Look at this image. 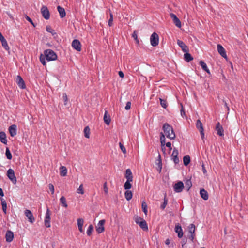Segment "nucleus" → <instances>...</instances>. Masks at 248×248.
<instances>
[{
    "mask_svg": "<svg viewBox=\"0 0 248 248\" xmlns=\"http://www.w3.org/2000/svg\"><path fill=\"white\" fill-rule=\"evenodd\" d=\"M57 59L56 53L52 50L48 49L44 51V55L41 54L40 56V61L44 65H46V60L47 61H52L56 60Z\"/></svg>",
    "mask_w": 248,
    "mask_h": 248,
    "instance_id": "f257e3e1",
    "label": "nucleus"
},
{
    "mask_svg": "<svg viewBox=\"0 0 248 248\" xmlns=\"http://www.w3.org/2000/svg\"><path fill=\"white\" fill-rule=\"evenodd\" d=\"M162 130H163L167 138L170 140H174L175 137V134L173 128L171 125L168 123H165L162 126Z\"/></svg>",
    "mask_w": 248,
    "mask_h": 248,
    "instance_id": "f03ea898",
    "label": "nucleus"
},
{
    "mask_svg": "<svg viewBox=\"0 0 248 248\" xmlns=\"http://www.w3.org/2000/svg\"><path fill=\"white\" fill-rule=\"evenodd\" d=\"M150 43L153 46H156L159 43V35L155 32H153L150 36Z\"/></svg>",
    "mask_w": 248,
    "mask_h": 248,
    "instance_id": "7ed1b4c3",
    "label": "nucleus"
},
{
    "mask_svg": "<svg viewBox=\"0 0 248 248\" xmlns=\"http://www.w3.org/2000/svg\"><path fill=\"white\" fill-rule=\"evenodd\" d=\"M188 232L190 235H188V238L192 241L193 242L194 237L195 236V226L194 224H190L188 227Z\"/></svg>",
    "mask_w": 248,
    "mask_h": 248,
    "instance_id": "20e7f679",
    "label": "nucleus"
},
{
    "mask_svg": "<svg viewBox=\"0 0 248 248\" xmlns=\"http://www.w3.org/2000/svg\"><path fill=\"white\" fill-rule=\"evenodd\" d=\"M41 13L43 17L46 19L48 20L50 18V12L48 8L45 5H43L41 8Z\"/></svg>",
    "mask_w": 248,
    "mask_h": 248,
    "instance_id": "39448f33",
    "label": "nucleus"
},
{
    "mask_svg": "<svg viewBox=\"0 0 248 248\" xmlns=\"http://www.w3.org/2000/svg\"><path fill=\"white\" fill-rule=\"evenodd\" d=\"M7 175L8 178L14 183H16V178L15 176V172L13 170L9 169L7 172Z\"/></svg>",
    "mask_w": 248,
    "mask_h": 248,
    "instance_id": "423d86ee",
    "label": "nucleus"
},
{
    "mask_svg": "<svg viewBox=\"0 0 248 248\" xmlns=\"http://www.w3.org/2000/svg\"><path fill=\"white\" fill-rule=\"evenodd\" d=\"M184 184L182 181H179L175 183L173 186L174 190L175 192L179 193L182 191L184 189Z\"/></svg>",
    "mask_w": 248,
    "mask_h": 248,
    "instance_id": "0eeeda50",
    "label": "nucleus"
},
{
    "mask_svg": "<svg viewBox=\"0 0 248 248\" xmlns=\"http://www.w3.org/2000/svg\"><path fill=\"white\" fill-rule=\"evenodd\" d=\"M72 47L78 51H80L81 50V44L80 41L78 39H74L72 42Z\"/></svg>",
    "mask_w": 248,
    "mask_h": 248,
    "instance_id": "6e6552de",
    "label": "nucleus"
},
{
    "mask_svg": "<svg viewBox=\"0 0 248 248\" xmlns=\"http://www.w3.org/2000/svg\"><path fill=\"white\" fill-rule=\"evenodd\" d=\"M105 220L104 219L101 220L99 221L97 226L96 227V230L98 233H102L105 230L104 225Z\"/></svg>",
    "mask_w": 248,
    "mask_h": 248,
    "instance_id": "1a4fd4ad",
    "label": "nucleus"
},
{
    "mask_svg": "<svg viewBox=\"0 0 248 248\" xmlns=\"http://www.w3.org/2000/svg\"><path fill=\"white\" fill-rule=\"evenodd\" d=\"M16 83L17 84L18 86L22 89H24L26 88V85L25 84V82L22 78L20 76L18 75L16 77Z\"/></svg>",
    "mask_w": 248,
    "mask_h": 248,
    "instance_id": "9d476101",
    "label": "nucleus"
},
{
    "mask_svg": "<svg viewBox=\"0 0 248 248\" xmlns=\"http://www.w3.org/2000/svg\"><path fill=\"white\" fill-rule=\"evenodd\" d=\"M170 17L173 20V23L175 24L176 26L177 27H181V22L180 19L177 17L176 15L173 13H171L170 14Z\"/></svg>",
    "mask_w": 248,
    "mask_h": 248,
    "instance_id": "9b49d317",
    "label": "nucleus"
},
{
    "mask_svg": "<svg viewBox=\"0 0 248 248\" xmlns=\"http://www.w3.org/2000/svg\"><path fill=\"white\" fill-rule=\"evenodd\" d=\"M175 232L177 233V236L179 238H182L183 236V232L181 226L177 224L175 226Z\"/></svg>",
    "mask_w": 248,
    "mask_h": 248,
    "instance_id": "f8f14e48",
    "label": "nucleus"
},
{
    "mask_svg": "<svg viewBox=\"0 0 248 248\" xmlns=\"http://www.w3.org/2000/svg\"><path fill=\"white\" fill-rule=\"evenodd\" d=\"M0 40L1 42L2 46L4 48V49L7 51L9 50L10 48L8 45L7 41L2 34L1 32H0Z\"/></svg>",
    "mask_w": 248,
    "mask_h": 248,
    "instance_id": "ddd939ff",
    "label": "nucleus"
},
{
    "mask_svg": "<svg viewBox=\"0 0 248 248\" xmlns=\"http://www.w3.org/2000/svg\"><path fill=\"white\" fill-rule=\"evenodd\" d=\"M217 49L219 54L223 58H227L226 51L220 44L217 45Z\"/></svg>",
    "mask_w": 248,
    "mask_h": 248,
    "instance_id": "4468645a",
    "label": "nucleus"
},
{
    "mask_svg": "<svg viewBox=\"0 0 248 248\" xmlns=\"http://www.w3.org/2000/svg\"><path fill=\"white\" fill-rule=\"evenodd\" d=\"M216 130L217 132V134L220 136H224V130L222 126V125L220 124L219 122H218L216 124Z\"/></svg>",
    "mask_w": 248,
    "mask_h": 248,
    "instance_id": "2eb2a0df",
    "label": "nucleus"
},
{
    "mask_svg": "<svg viewBox=\"0 0 248 248\" xmlns=\"http://www.w3.org/2000/svg\"><path fill=\"white\" fill-rule=\"evenodd\" d=\"M25 214L27 217L28 218L29 221L32 223L35 221V218L33 217V216L31 213V212L30 210L26 209L25 211Z\"/></svg>",
    "mask_w": 248,
    "mask_h": 248,
    "instance_id": "dca6fc26",
    "label": "nucleus"
},
{
    "mask_svg": "<svg viewBox=\"0 0 248 248\" xmlns=\"http://www.w3.org/2000/svg\"><path fill=\"white\" fill-rule=\"evenodd\" d=\"M6 241L10 243L12 242L14 238V233L11 230H8L5 234Z\"/></svg>",
    "mask_w": 248,
    "mask_h": 248,
    "instance_id": "f3484780",
    "label": "nucleus"
},
{
    "mask_svg": "<svg viewBox=\"0 0 248 248\" xmlns=\"http://www.w3.org/2000/svg\"><path fill=\"white\" fill-rule=\"evenodd\" d=\"M9 132L11 137H13L17 134V126L16 124H13L9 126Z\"/></svg>",
    "mask_w": 248,
    "mask_h": 248,
    "instance_id": "a211bd4d",
    "label": "nucleus"
},
{
    "mask_svg": "<svg viewBox=\"0 0 248 248\" xmlns=\"http://www.w3.org/2000/svg\"><path fill=\"white\" fill-rule=\"evenodd\" d=\"M136 223L138 224L140 227L144 231H147L148 229V225L146 221L143 219H141V221L140 222H137L136 221Z\"/></svg>",
    "mask_w": 248,
    "mask_h": 248,
    "instance_id": "6ab92c4d",
    "label": "nucleus"
},
{
    "mask_svg": "<svg viewBox=\"0 0 248 248\" xmlns=\"http://www.w3.org/2000/svg\"><path fill=\"white\" fill-rule=\"evenodd\" d=\"M177 43L183 52L189 51V49L187 46L182 41L177 40Z\"/></svg>",
    "mask_w": 248,
    "mask_h": 248,
    "instance_id": "aec40b11",
    "label": "nucleus"
},
{
    "mask_svg": "<svg viewBox=\"0 0 248 248\" xmlns=\"http://www.w3.org/2000/svg\"><path fill=\"white\" fill-rule=\"evenodd\" d=\"M200 194L201 197L204 200H207L209 198V195L207 192V191L205 190L204 188H202L200 189Z\"/></svg>",
    "mask_w": 248,
    "mask_h": 248,
    "instance_id": "412c9836",
    "label": "nucleus"
},
{
    "mask_svg": "<svg viewBox=\"0 0 248 248\" xmlns=\"http://www.w3.org/2000/svg\"><path fill=\"white\" fill-rule=\"evenodd\" d=\"M0 141L1 143L5 145H7V144L6 135L3 131L0 132Z\"/></svg>",
    "mask_w": 248,
    "mask_h": 248,
    "instance_id": "4be33fe9",
    "label": "nucleus"
},
{
    "mask_svg": "<svg viewBox=\"0 0 248 248\" xmlns=\"http://www.w3.org/2000/svg\"><path fill=\"white\" fill-rule=\"evenodd\" d=\"M125 177L126 179V181H133V175L130 169L126 170Z\"/></svg>",
    "mask_w": 248,
    "mask_h": 248,
    "instance_id": "5701e85b",
    "label": "nucleus"
},
{
    "mask_svg": "<svg viewBox=\"0 0 248 248\" xmlns=\"http://www.w3.org/2000/svg\"><path fill=\"white\" fill-rule=\"evenodd\" d=\"M57 10L61 18H62L65 16L66 12L64 8L59 5L57 6Z\"/></svg>",
    "mask_w": 248,
    "mask_h": 248,
    "instance_id": "b1692460",
    "label": "nucleus"
},
{
    "mask_svg": "<svg viewBox=\"0 0 248 248\" xmlns=\"http://www.w3.org/2000/svg\"><path fill=\"white\" fill-rule=\"evenodd\" d=\"M103 119L106 124H107V125L109 124L111 121V119L110 116L108 114L107 110H105Z\"/></svg>",
    "mask_w": 248,
    "mask_h": 248,
    "instance_id": "393cba45",
    "label": "nucleus"
},
{
    "mask_svg": "<svg viewBox=\"0 0 248 248\" xmlns=\"http://www.w3.org/2000/svg\"><path fill=\"white\" fill-rule=\"evenodd\" d=\"M185 52V53L184 55V58L186 62H189L193 59V57L189 53H188V51Z\"/></svg>",
    "mask_w": 248,
    "mask_h": 248,
    "instance_id": "a878e982",
    "label": "nucleus"
},
{
    "mask_svg": "<svg viewBox=\"0 0 248 248\" xmlns=\"http://www.w3.org/2000/svg\"><path fill=\"white\" fill-rule=\"evenodd\" d=\"M199 64L202 68V69L206 71L208 74H210L209 69H208L206 64L203 61H200Z\"/></svg>",
    "mask_w": 248,
    "mask_h": 248,
    "instance_id": "bb28decb",
    "label": "nucleus"
},
{
    "mask_svg": "<svg viewBox=\"0 0 248 248\" xmlns=\"http://www.w3.org/2000/svg\"><path fill=\"white\" fill-rule=\"evenodd\" d=\"M77 222L79 231L81 232H83L84 231L83 230L82 226L84 223V220L82 218H78Z\"/></svg>",
    "mask_w": 248,
    "mask_h": 248,
    "instance_id": "cd10ccee",
    "label": "nucleus"
},
{
    "mask_svg": "<svg viewBox=\"0 0 248 248\" xmlns=\"http://www.w3.org/2000/svg\"><path fill=\"white\" fill-rule=\"evenodd\" d=\"M0 201H1V202L2 209L3 212L5 214H6V213H7L6 202L3 198H0Z\"/></svg>",
    "mask_w": 248,
    "mask_h": 248,
    "instance_id": "c85d7f7f",
    "label": "nucleus"
},
{
    "mask_svg": "<svg viewBox=\"0 0 248 248\" xmlns=\"http://www.w3.org/2000/svg\"><path fill=\"white\" fill-rule=\"evenodd\" d=\"M168 204V199L167 198L166 193H165L163 199V202L160 205V208L161 210H164Z\"/></svg>",
    "mask_w": 248,
    "mask_h": 248,
    "instance_id": "c756f323",
    "label": "nucleus"
},
{
    "mask_svg": "<svg viewBox=\"0 0 248 248\" xmlns=\"http://www.w3.org/2000/svg\"><path fill=\"white\" fill-rule=\"evenodd\" d=\"M60 175L62 176H65L66 175L67 173V170L66 167L61 166L60 168Z\"/></svg>",
    "mask_w": 248,
    "mask_h": 248,
    "instance_id": "7c9ffc66",
    "label": "nucleus"
},
{
    "mask_svg": "<svg viewBox=\"0 0 248 248\" xmlns=\"http://www.w3.org/2000/svg\"><path fill=\"white\" fill-rule=\"evenodd\" d=\"M125 198L127 201L130 200L132 198V192L130 190H126L124 193Z\"/></svg>",
    "mask_w": 248,
    "mask_h": 248,
    "instance_id": "2f4dec72",
    "label": "nucleus"
},
{
    "mask_svg": "<svg viewBox=\"0 0 248 248\" xmlns=\"http://www.w3.org/2000/svg\"><path fill=\"white\" fill-rule=\"evenodd\" d=\"M190 162V157L188 155H186L183 157L184 165L186 166H187Z\"/></svg>",
    "mask_w": 248,
    "mask_h": 248,
    "instance_id": "473e14b6",
    "label": "nucleus"
},
{
    "mask_svg": "<svg viewBox=\"0 0 248 248\" xmlns=\"http://www.w3.org/2000/svg\"><path fill=\"white\" fill-rule=\"evenodd\" d=\"M196 125V127L199 129V131L204 129L202 124L199 119L197 120Z\"/></svg>",
    "mask_w": 248,
    "mask_h": 248,
    "instance_id": "72a5a7b5",
    "label": "nucleus"
},
{
    "mask_svg": "<svg viewBox=\"0 0 248 248\" xmlns=\"http://www.w3.org/2000/svg\"><path fill=\"white\" fill-rule=\"evenodd\" d=\"M130 181H126L124 184V188L125 190H128L132 187V185Z\"/></svg>",
    "mask_w": 248,
    "mask_h": 248,
    "instance_id": "f704fd0d",
    "label": "nucleus"
},
{
    "mask_svg": "<svg viewBox=\"0 0 248 248\" xmlns=\"http://www.w3.org/2000/svg\"><path fill=\"white\" fill-rule=\"evenodd\" d=\"M141 206L143 212L145 215H146L148 212L147 205L144 201H142Z\"/></svg>",
    "mask_w": 248,
    "mask_h": 248,
    "instance_id": "c9c22d12",
    "label": "nucleus"
},
{
    "mask_svg": "<svg viewBox=\"0 0 248 248\" xmlns=\"http://www.w3.org/2000/svg\"><path fill=\"white\" fill-rule=\"evenodd\" d=\"M84 136L87 138H89L90 129L89 126H86L84 129Z\"/></svg>",
    "mask_w": 248,
    "mask_h": 248,
    "instance_id": "e433bc0d",
    "label": "nucleus"
},
{
    "mask_svg": "<svg viewBox=\"0 0 248 248\" xmlns=\"http://www.w3.org/2000/svg\"><path fill=\"white\" fill-rule=\"evenodd\" d=\"M192 186V182L190 179H187L185 181V187L186 188H187V190H189Z\"/></svg>",
    "mask_w": 248,
    "mask_h": 248,
    "instance_id": "4c0bfd02",
    "label": "nucleus"
},
{
    "mask_svg": "<svg viewBox=\"0 0 248 248\" xmlns=\"http://www.w3.org/2000/svg\"><path fill=\"white\" fill-rule=\"evenodd\" d=\"M160 103L161 107L164 108H166L168 106V103L166 100L159 98Z\"/></svg>",
    "mask_w": 248,
    "mask_h": 248,
    "instance_id": "58836bf2",
    "label": "nucleus"
},
{
    "mask_svg": "<svg viewBox=\"0 0 248 248\" xmlns=\"http://www.w3.org/2000/svg\"><path fill=\"white\" fill-rule=\"evenodd\" d=\"M5 155L8 159H12V155L8 147L6 148Z\"/></svg>",
    "mask_w": 248,
    "mask_h": 248,
    "instance_id": "ea45409f",
    "label": "nucleus"
},
{
    "mask_svg": "<svg viewBox=\"0 0 248 248\" xmlns=\"http://www.w3.org/2000/svg\"><path fill=\"white\" fill-rule=\"evenodd\" d=\"M60 201L63 207L65 208L67 207L68 205L66 202V199L64 196H62L60 198Z\"/></svg>",
    "mask_w": 248,
    "mask_h": 248,
    "instance_id": "a19ab883",
    "label": "nucleus"
},
{
    "mask_svg": "<svg viewBox=\"0 0 248 248\" xmlns=\"http://www.w3.org/2000/svg\"><path fill=\"white\" fill-rule=\"evenodd\" d=\"M93 227L92 225H90L89 226L88 228V229L87 230V234L88 236H90L92 234V232L93 231Z\"/></svg>",
    "mask_w": 248,
    "mask_h": 248,
    "instance_id": "79ce46f5",
    "label": "nucleus"
},
{
    "mask_svg": "<svg viewBox=\"0 0 248 248\" xmlns=\"http://www.w3.org/2000/svg\"><path fill=\"white\" fill-rule=\"evenodd\" d=\"M44 223H45V225L46 227H47V228L50 227V226H51L50 218H49V219H47L46 218H45V220H44Z\"/></svg>",
    "mask_w": 248,
    "mask_h": 248,
    "instance_id": "37998d69",
    "label": "nucleus"
},
{
    "mask_svg": "<svg viewBox=\"0 0 248 248\" xmlns=\"http://www.w3.org/2000/svg\"><path fill=\"white\" fill-rule=\"evenodd\" d=\"M132 37L134 38V39L136 41V43L139 45L140 44V42H139V40L138 38V34L137 33V32H133L132 35Z\"/></svg>",
    "mask_w": 248,
    "mask_h": 248,
    "instance_id": "c03bdc74",
    "label": "nucleus"
},
{
    "mask_svg": "<svg viewBox=\"0 0 248 248\" xmlns=\"http://www.w3.org/2000/svg\"><path fill=\"white\" fill-rule=\"evenodd\" d=\"M77 193H78L79 194H84V190H83V184H81L79 186V187L77 189Z\"/></svg>",
    "mask_w": 248,
    "mask_h": 248,
    "instance_id": "a18cd8bd",
    "label": "nucleus"
},
{
    "mask_svg": "<svg viewBox=\"0 0 248 248\" xmlns=\"http://www.w3.org/2000/svg\"><path fill=\"white\" fill-rule=\"evenodd\" d=\"M158 157H159V162L157 163V165H158V167L159 168V172H160L161 171V169H162V162H161V157H160V155H159Z\"/></svg>",
    "mask_w": 248,
    "mask_h": 248,
    "instance_id": "49530a36",
    "label": "nucleus"
},
{
    "mask_svg": "<svg viewBox=\"0 0 248 248\" xmlns=\"http://www.w3.org/2000/svg\"><path fill=\"white\" fill-rule=\"evenodd\" d=\"M113 15L111 12H110V18L108 20V24L109 26H111L113 22Z\"/></svg>",
    "mask_w": 248,
    "mask_h": 248,
    "instance_id": "de8ad7c7",
    "label": "nucleus"
},
{
    "mask_svg": "<svg viewBox=\"0 0 248 248\" xmlns=\"http://www.w3.org/2000/svg\"><path fill=\"white\" fill-rule=\"evenodd\" d=\"M119 146H120V148L122 152L124 154H125L126 152V149H125V147L123 145V144L121 142H119Z\"/></svg>",
    "mask_w": 248,
    "mask_h": 248,
    "instance_id": "09e8293b",
    "label": "nucleus"
},
{
    "mask_svg": "<svg viewBox=\"0 0 248 248\" xmlns=\"http://www.w3.org/2000/svg\"><path fill=\"white\" fill-rule=\"evenodd\" d=\"M187 241V238L186 237H184L181 240V244L182 247H184V246L186 244Z\"/></svg>",
    "mask_w": 248,
    "mask_h": 248,
    "instance_id": "8fccbe9b",
    "label": "nucleus"
},
{
    "mask_svg": "<svg viewBox=\"0 0 248 248\" xmlns=\"http://www.w3.org/2000/svg\"><path fill=\"white\" fill-rule=\"evenodd\" d=\"M171 157H172V159L173 162H174V163L175 164H177L179 163V159L178 156H177L176 155V156H171Z\"/></svg>",
    "mask_w": 248,
    "mask_h": 248,
    "instance_id": "3c124183",
    "label": "nucleus"
},
{
    "mask_svg": "<svg viewBox=\"0 0 248 248\" xmlns=\"http://www.w3.org/2000/svg\"><path fill=\"white\" fill-rule=\"evenodd\" d=\"M48 187L50 191L51 192V194H53L54 193V187L53 185L52 184H49Z\"/></svg>",
    "mask_w": 248,
    "mask_h": 248,
    "instance_id": "603ef678",
    "label": "nucleus"
},
{
    "mask_svg": "<svg viewBox=\"0 0 248 248\" xmlns=\"http://www.w3.org/2000/svg\"><path fill=\"white\" fill-rule=\"evenodd\" d=\"M179 154L178 151L176 148H174L171 156H178Z\"/></svg>",
    "mask_w": 248,
    "mask_h": 248,
    "instance_id": "864d4df0",
    "label": "nucleus"
},
{
    "mask_svg": "<svg viewBox=\"0 0 248 248\" xmlns=\"http://www.w3.org/2000/svg\"><path fill=\"white\" fill-rule=\"evenodd\" d=\"M131 103L130 101H128L126 104V106L125 107V109L126 110H128L129 109H130L131 108Z\"/></svg>",
    "mask_w": 248,
    "mask_h": 248,
    "instance_id": "5fc2aeb1",
    "label": "nucleus"
},
{
    "mask_svg": "<svg viewBox=\"0 0 248 248\" xmlns=\"http://www.w3.org/2000/svg\"><path fill=\"white\" fill-rule=\"evenodd\" d=\"M181 110H180V113H181V115L184 117V116H185V110H184V108H183V105L182 103H181Z\"/></svg>",
    "mask_w": 248,
    "mask_h": 248,
    "instance_id": "6e6d98bb",
    "label": "nucleus"
},
{
    "mask_svg": "<svg viewBox=\"0 0 248 248\" xmlns=\"http://www.w3.org/2000/svg\"><path fill=\"white\" fill-rule=\"evenodd\" d=\"M62 97L63 98L64 104V105H66L67 104V102L68 101V98H67V96L66 95V93H63V96Z\"/></svg>",
    "mask_w": 248,
    "mask_h": 248,
    "instance_id": "4d7b16f0",
    "label": "nucleus"
},
{
    "mask_svg": "<svg viewBox=\"0 0 248 248\" xmlns=\"http://www.w3.org/2000/svg\"><path fill=\"white\" fill-rule=\"evenodd\" d=\"M103 189H104V192L106 194H107L108 193V187H107V183L106 182L104 183V184L103 185Z\"/></svg>",
    "mask_w": 248,
    "mask_h": 248,
    "instance_id": "13d9d810",
    "label": "nucleus"
},
{
    "mask_svg": "<svg viewBox=\"0 0 248 248\" xmlns=\"http://www.w3.org/2000/svg\"><path fill=\"white\" fill-rule=\"evenodd\" d=\"M45 218H46L47 219H49V218H50V214L49 213V210L48 208H47V210H46V213L45 215Z\"/></svg>",
    "mask_w": 248,
    "mask_h": 248,
    "instance_id": "bf43d9fd",
    "label": "nucleus"
},
{
    "mask_svg": "<svg viewBox=\"0 0 248 248\" xmlns=\"http://www.w3.org/2000/svg\"><path fill=\"white\" fill-rule=\"evenodd\" d=\"M160 141L165 140V135H164L162 132H161L160 133Z\"/></svg>",
    "mask_w": 248,
    "mask_h": 248,
    "instance_id": "052dcab7",
    "label": "nucleus"
},
{
    "mask_svg": "<svg viewBox=\"0 0 248 248\" xmlns=\"http://www.w3.org/2000/svg\"><path fill=\"white\" fill-rule=\"evenodd\" d=\"M160 143H161V147H162V150H165V145L166 144L165 140L161 141Z\"/></svg>",
    "mask_w": 248,
    "mask_h": 248,
    "instance_id": "680f3d73",
    "label": "nucleus"
},
{
    "mask_svg": "<svg viewBox=\"0 0 248 248\" xmlns=\"http://www.w3.org/2000/svg\"><path fill=\"white\" fill-rule=\"evenodd\" d=\"M25 18L27 21H28L29 22H30L31 24H33V21H32V19L29 16H28L27 15L25 16Z\"/></svg>",
    "mask_w": 248,
    "mask_h": 248,
    "instance_id": "e2e57ef3",
    "label": "nucleus"
},
{
    "mask_svg": "<svg viewBox=\"0 0 248 248\" xmlns=\"http://www.w3.org/2000/svg\"><path fill=\"white\" fill-rule=\"evenodd\" d=\"M166 146L169 148L170 150H172L171 144L170 142H168L166 144Z\"/></svg>",
    "mask_w": 248,
    "mask_h": 248,
    "instance_id": "0e129e2a",
    "label": "nucleus"
},
{
    "mask_svg": "<svg viewBox=\"0 0 248 248\" xmlns=\"http://www.w3.org/2000/svg\"><path fill=\"white\" fill-rule=\"evenodd\" d=\"M200 134H201V138L202 140L204 139V129L203 130H201L200 131Z\"/></svg>",
    "mask_w": 248,
    "mask_h": 248,
    "instance_id": "69168bd1",
    "label": "nucleus"
},
{
    "mask_svg": "<svg viewBox=\"0 0 248 248\" xmlns=\"http://www.w3.org/2000/svg\"><path fill=\"white\" fill-rule=\"evenodd\" d=\"M118 74L120 77L123 78L124 77V74L122 71H120L118 72Z\"/></svg>",
    "mask_w": 248,
    "mask_h": 248,
    "instance_id": "338daca9",
    "label": "nucleus"
},
{
    "mask_svg": "<svg viewBox=\"0 0 248 248\" xmlns=\"http://www.w3.org/2000/svg\"><path fill=\"white\" fill-rule=\"evenodd\" d=\"M46 31H54L53 30H51V26L49 25L46 26Z\"/></svg>",
    "mask_w": 248,
    "mask_h": 248,
    "instance_id": "774afa93",
    "label": "nucleus"
}]
</instances>
